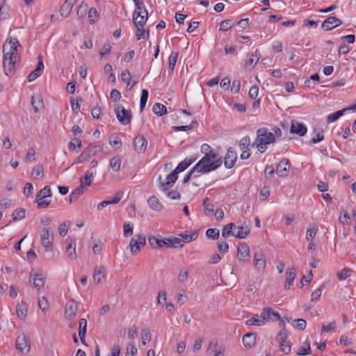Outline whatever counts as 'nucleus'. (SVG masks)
I'll return each instance as SVG.
<instances>
[{
	"label": "nucleus",
	"mask_w": 356,
	"mask_h": 356,
	"mask_svg": "<svg viewBox=\"0 0 356 356\" xmlns=\"http://www.w3.org/2000/svg\"><path fill=\"white\" fill-rule=\"evenodd\" d=\"M122 159L121 156H115L110 159L109 165L113 171L118 172L120 170Z\"/></svg>",
	"instance_id": "obj_35"
},
{
	"label": "nucleus",
	"mask_w": 356,
	"mask_h": 356,
	"mask_svg": "<svg viewBox=\"0 0 356 356\" xmlns=\"http://www.w3.org/2000/svg\"><path fill=\"white\" fill-rule=\"evenodd\" d=\"M244 346L248 348H252L256 343V336L254 334H247L243 337Z\"/></svg>",
	"instance_id": "obj_40"
},
{
	"label": "nucleus",
	"mask_w": 356,
	"mask_h": 356,
	"mask_svg": "<svg viewBox=\"0 0 356 356\" xmlns=\"http://www.w3.org/2000/svg\"><path fill=\"white\" fill-rule=\"evenodd\" d=\"M336 326L334 322H331L327 324H324L321 327V333L335 332Z\"/></svg>",
	"instance_id": "obj_58"
},
{
	"label": "nucleus",
	"mask_w": 356,
	"mask_h": 356,
	"mask_svg": "<svg viewBox=\"0 0 356 356\" xmlns=\"http://www.w3.org/2000/svg\"><path fill=\"white\" fill-rule=\"evenodd\" d=\"M15 348L18 353L26 355L31 350V341L29 337L24 333H19L15 339Z\"/></svg>",
	"instance_id": "obj_7"
},
{
	"label": "nucleus",
	"mask_w": 356,
	"mask_h": 356,
	"mask_svg": "<svg viewBox=\"0 0 356 356\" xmlns=\"http://www.w3.org/2000/svg\"><path fill=\"white\" fill-rule=\"evenodd\" d=\"M178 56H179V53L178 52H172L169 56V58H168V69L170 71H173V70H174V68L175 67L177 58H178Z\"/></svg>",
	"instance_id": "obj_49"
},
{
	"label": "nucleus",
	"mask_w": 356,
	"mask_h": 356,
	"mask_svg": "<svg viewBox=\"0 0 356 356\" xmlns=\"http://www.w3.org/2000/svg\"><path fill=\"white\" fill-rule=\"evenodd\" d=\"M75 2L76 0H65L60 8V15L68 17Z\"/></svg>",
	"instance_id": "obj_32"
},
{
	"label": "nucleus",
	"mask_w": 356,
	"mask_h": 356,
	"mask_svg": "<svg viewBox=\"0 0 356 356\" xmlns=\"http://www.w3.org/2000/svg\"><path fill=\"white\" fill-rule=\"evenodd\" d=\"M110 145L115 149H119L122 145L121 138L118 136H113L109 140Z\"/></svg>",
	"instance_id": "obj_53"
},
{
	"label": "nucleus",
	"mask_w": 356,
	"mask_h": 356,
	"mask_svg": "<svg viewBox=\"0 0 356 356\" xmlns=\"http://www.w3.org/2000/svg\"><path fill=\"white\" fill-rule=\"evenodd\" d=\"M339 220L341 224L348 225L350 221V216L346 211H343L341 213Z\"/></svg>",
	"instance_id": "obj_57"
},
{
	"label": "nucleus",
	"mask_w": 356,
	"mask_h": 356,
	"mask_svg": "<svg viewBox=\"0 0 356 356\" xmlns=\"http://www.w3.org/2000/svg\"><path fill=\"white\" fill-rule=\"evenodd\" d=\"M289 161L286 159H282L277 166L276 173L280 177L284 178L289 175Z\"/></svg>",
	"instance_id": "obj_17"
},
{
	"label": "nucleus",
	"mask_w": 356,
	"mask_h": 356,
	"mask_svg": "<svg viewBox=\"0 0 356 356\" xmlns=\"http://www.w3.org/2000/svg\"><path fill=\"white\" fill-rule=\"evenodd\" d=\"M318 230V227L316 225H312L306 232L305 239L307 241H314Z\"/></svg>",
	"instance_id": "obj_43"
},
{
	"label": "nucleus",
	"mask_w": 356,
	"mask_h": 356,
	"mask_svg": "<svg viewBox=\"0 0 356 356\" xmlns=\"http://www.w3.org/2000/svg\"><path fill=\"white\" fill-rule=\"evenodd\" d=\"M257 134V137L254 144L260 152H264L267 149V146L275 141V135L266 128L258 129Z\"/></svg>",
	"instance_id": "obj_3"
},
{
	"label": "nucleus",
	"mask_w": 356,
	"mask_h": 356,
	"mask_svg": "<svg viewBox=\"0 0 356 356\" xmlns=\"http://www.w3.org/2000/svg\"><path fill=\"white\" fill-rule=\"evenodd\" d=\"M341 22L339 19L335 17H327L321 25V27L325 31H330L332 29L341 25Z\"/></svg>",
	"instance_id": "obj_22"
},
{
	"label": "nucleus",
	"mask_w": 356,
	"mask_h": 356,
	"mask_svg": "<svg viewBox=\"0 0 356 356\" xmlns=\"http://www.w3.org/2000/svg\"><path fill=\"white\" fill-rule=\"evenodd\" d=\"M234 227V223H229L227 225H225L222 231V236L224 238H227L229 236H233Z\"/></svg>",
	"instance_id": "obj_51"
},
{
	"label": "nucleus",
	"mask_w": 356,
	"mask_h": 356,
	"mask_svg": "<svg viewBox=\"0 0 356 356\" xmlns=\"http://www.w3.org/2000/svg\"><path fill=\"white\" fill-rule=\"evenodd\" d=\"M177 175L175 170L168 175L165 182H163L161 186L162 191H167L170 188L177 179Z\"/></svg>",
	"instance_id": "obj_30"
},
{
	"label": "nucleus",
	"mask_w": 356,
	"mask_h": 356,
	"mask_svg": "<svg viewBox=\"0 0 356 356\" xmlns=\"http://www.w3.org/2000/svg\"><path fill=\"white\" fill-rule=\"evenodd\" d=\"M169 238V248L182 247L183 243L179 234L177 236L168 237Z\"/></svg>",
	"instance_id": "obj_46"
},
{
	"label": "nucleus",
	"mask_w": 356,
	"mask_h": 356,
	"mask_svg": "<svg viewBox=\"0 0 356 356\" xmlns=\"http://www.w3.org/2000/svg\"><path fill=\"white\" fill-rule=\"evenodd\" d=\"M77 309H78L77 303L72 300H69L66 303V305L65 307V318H68V319L73 318L76 315Z\"/></svg>",
	"instance_id": "obj_19"
},
{
	"label": "nucleus",
	"mask_w": 356,
	"mask_h": 356,
	"mask_svg": "<svg viewBox=\"0 0 356 356\" xmlns=\"http://www.w3.org/2000/svg\"><path fill=\"white\" fill-rule=\"evenodd\" d=\"M94 179V174L90 171H87L85 175L80 178V185L81 188L89 186Z\"/></svg>",
	"instance_id": "obj_36"
},
{
	"label": "nucleus",
	"mask_w": 356,
	"mask_h": 356,
	"mask_svg": "<svg viewBox=\"0 0 356 356\" xmlns=\"http://www.w3.org/2000/svg\"><path fill=\"white\" fill-rule=\"evenodd\" d=\"M250 233V229L246 225L234 224L233 236L238 238H245Z\"/></svg>",
	"instance_id": "obj_20"
},
{
	"label": "nucleus",
	"mask_w": 356,
	"mask_h": 356,
	"mask_svg": "<svg viewBox=\"0 0 356 356\" xmlns=\"http://www.w3.org/2000/svg\"><path fill=\"white\" fill-rule=\"evenodd\" d=\"M146 245L145 236L138 234L132 237L129 242V248L133 255L138 254L141 249Z\"/></svg>",
	"instance_id": "obj_8"
},
{
	"label": "nucleus",
	"mask_w": 356,
	"mask_h": 356,
	"mask_svg": "<svg viewBox=\"0 0 356 356\" xmlns=\"http://www.w3.org/2000/svg\"><path fill=\"white\" fill-rule=\"evenodd\" d=\"M43 171H44V169H43L42 165H38L33 168V170L31 172V176L34 179L40 178L43 175Z\"/></svg>",
	"instance_id": "obj_52"
},
{
	"label": "nucleus",
	"mask_w": 356,
	"mask_h": 356,
	"mask_svg": "<svg viewBox=\"0 0 356 356\" xmlns=\"http://www.w3.org/2000/svg\"><path fill=\"white\" fill-rule=\"evenodd\" d=\"M208 352L209 354H213V356H224L225 348L223 346L218 345L216 341H211Z\"/></svg>",
	"instance_id": "obj_21"
},
{
	"label": "nucleus",
	"mask_w": 356,
	"mask_h": 356,
	"mask_svg": "<svg viewBox=\"0 0 356 356\" xmlns=\"http://www.w3.org/2000/svg\"><path fill=\"white\" fill-rule=\"evenodd\" d=\"M296 277V270L294 268H289L286 271V279L284 288L285 289H290L293 284V282Z\"/></svg>",
	"instance_id": "obj_31"
},
{
	"label": "nucleus",
	"mask_w": 356,
	"mask_h": 356,
	"mask_svg": "<svg viewBox=\"0 0 356 356\" xmlns=\"http://www.w3.org/2000/svg\"><path fill=\"white\" fill-rule=\"evenodd\" d=\"M44 70V65H43V60L42 57L39 56L38 57V63L36 66V68L35 70H33L31 73H30L28 76V81L29 82H32L34 80H35L38 76H40L42 72Z\"/></svg>",
	"instance_id": "obj_23"
},
{
	"label": "nucleus",
	"mask_w": 356,
	"mask_h": 356,
	"mask_svg": "<svg viewBox=\"0 0 356 356\" xmlns=\"http://www.w3.org/2000/svg\"><path fill=\"white\" fill-rule=\"evenodd\" d=\"M222 164V160L216 153H211L209 156H204L193 167V170L197 172L206 174L219 168Z\"/></svg>",
	"instance_id": "obj_2"
},
{
	"label": "nucleus",
	"mask_w": 356,
	"mask_h": 356,
	"mask_svg": "<svg viewBox=\"0 0 356 356\" xmlns=\"http://www.w3.org/2000/svg\"><path fill=\"white\" fill-rule=\"evenodd\" d=\"M219 230L217 229H213V228H210L209 229L207 230L206 232V236L209 238H211V239H216L219 237Z\"/></svg>",
	"instance_id": "obj_61"
},
{
	"label": "nucleus",
	"mask_w": 356,
	"mask_h": 356,
	"mask_svg": "<svg viewBox=\"0 0 356 356\" xmlns=\"http://www.w3.org/2000/svg\"><path fill=\"white\" fill-rule=\"evenodd\" d=\"M147 11L143 6H136L133 13V22L136 27H144L147 20Z\"/></svg>",
	"instance_id": "obj_9"
},
{
	"label": "nucleus",
	"mask_w": 356,
	"mask_h": 356,
	"mask_svg": "<svg viewBox=\"0 0 356 356\" xmlns=\"http://www.w3.org/2000/svg\"><path fill=\"white\" fill-rule=\"evenodd\" d=\"M195 158H187L182 161L177 168L174 170L177 173H180L184 171L189 165H191L194 161Z\"/></svg>",
	"instance_id": "obj_38"
},
{
	"label": "nucleus",
	"mask_w": 356,
	"mask_h": 356,
	"mask_svg": "<svg viewBox=\"0 0 356 356\" xmlns=\"http://www.w3.org/2000/svg\"><path fill=\"white\" fill-rule=\"evenodd\" d=\"M252 263L257 272H264L266 267V255L262 252H254Z\"/></svg>",
	"instance_id": "obj_12"
},
{
	"label": "nucleus",
	"mask_w": 356,
	"mask_h": 356,
	"mask_svg": "<svg viewBox=\"0 0 356 356\" xmlns=\"http://www.w3.org/2000/svg\"><path fill=\"white\" fill-rule=\"evenodd\" d=\"M245 323L248 326L261 327L264 325L261 318H260V315L259 314H254L250 318L245 321Z\"/></svg>",
	"instance_id": "obj_37"
},
{
	"label": "nucleus",
	"mask_w": 356,
	"mask_h": 356,
	"mask_svg": "<svg viewBox=\"0 0 356 356\" xmlns=\"http://www.w3.org/2000/svg\"><path fill=\"white\" fill-rule=\"evenodd\" d=\"M137 353V348L134 343L128 344L126 350V356H136Z\"/></svg>",
	"instance_id": "obj_62"
},
{
	"label": "nucleus",
	"mask_w": 356,
	"mask_h": 356,
	"mask_svg": "<svg viewBox=\"0 0 356 356\" xmlns=\"http://www.w3.org/2000/svg\"><path fill=\"white\" fill-rule=\"evenodd\" d=\"M168 241V238H163L161 236H150L148 237V243L154 250H161L164 248H169Z\"/></svg>",
	"instance_id": "obj_13"
},
{
	"label": "nucleus",
	"mask_w": 356,
	"mask_h": 356,
	"mask_svg": "<svg viewBox=\"0 0 356 356\" xmlns=\"http://www.w3.org/2000/svg\"><path fill=\"white\" fill-rule=\"evenodd\" d=\"M236 159V153L229 148L225 156V166L228 169L232 168L234 165Z\"/></svg>",
	"instance_id": "obj_27"
},
{
	"label": "nucleus",
	"mask_w": 356,
	"mask_h": 356,
	"mask_svg": "<svg viewBox=\"0 0 356 356\" xmlns=\"http://www.w3.org/2000/svg\"><path fill=\"white\" fill-rule=\"evenodd\" d=\"M38 305L44 314L49 310V301L45 296H41L38 298Z\"/></svg>",
	"instance_id": "obj_41"
},
{
	"label": "nucleus",
	"mask_w": 356,
	"mask_h": 356,
	"mask_svg": "<svg viewBox=\"0 0 356 356\" xmlns=\"http://www.w3.org/2000/svg\"><path fill=\"white\" fill-rule=\"evenodd\" d=\"M92 147H99V149H102L103 145H91L78 156L73 164L82 163L86 161L90 156L91 149Z\"/></svg>",
	"instance_id": "obj_24"
},
{
	"label": "nucleus",
	"mask_w": 356,
	"mask_h": 356,
	"mask_svg": "<svg viewBox=\"0 0 356 356\" xmlns=\"http://www.w3.org/2000/svg\"><path fill=\"white\" fill-rule=\"evenodd\" d=\"M182 243H190L196 240L198 236V232L197 230H189L179 234Z\"/></svg>",
	"instance_id": "obj_25"
},
{
	"label": "nucleus",
	"mask_w": 356,
	"mask_h": 356,
	"mask_svg": "<svg viewBox=\"0 0 356 356\" xmlns=\"http://www.w3.org/2000/svg\"><path fill=\"white\" fill-rule=\"evenodd\" d=\"M31 104L35 113H38L42 109L44 103L42 95L39 93L34 94L31 98Z\"/></svg>",
	"instance_id": "obj_29"
},
{
	"label": "nucleus",
	"mask_w": 356,
	"mask_h": 356,
	"mask_svg": "<svg viewBox=\"0 0 356 356\" xmlns=\"http://www.w3.org/2000/svg\"><path fill=\"white\" fill-rule=\"evenodd\" d=\"M147 204L149 207L155 211H161L163 209L162 204L159 202V199L154 195H152L148 198Z\"/></svg>",
	"instance_id": "obj_33"
},
{
	"label": "nucleus",
	"mask_w": 356,
	"mask_h": 356,
	"mask_svg": "<svg viewBox=\"0 0 356 356\" xmlns=\"http://www.w3.org/2000/svg\"><path fill=\"white\" fill-rule=\"evenodd\" d=\"M40 243L46 252H51L53 249L54 241V233L47 227L43 228L40 232Z\"/></svg>",
	"instance_id": "obj_5"
},
{
	"label": "nucleus",
	"mask_w": 356,
	"mask_h": 356,
	"mask_svg": "<svg viewBox=\"0 0 356 356\" xmlns=\"http://www.w3.org/2000/svg\"><path fill=\"white\" fill-rule=\"evenodd\" d=\"M233 24L234 23L229 19L224 20L220 24V30L227 31L232 27Z\"/></svg>",
	"instance_id": "obj_60"
},
{
	"label": "nucleus",
	"mask_w": 356,
	"mask_h": 356,
	"mask_svg": "<svg viewBox=\"0 0 356 356\" xmlns=\"http://www.w3.org/2000/svg\"><path fill=\"white\" fill-rule=\"evenodd\" d=\"M292 324H293V326L296 329L300 330H303L306 327L307 323L304 319L299 318V319L294 320L292 322Z\"/></svg>",
	"instance_id": "obj_55"
},
{
	"label": "nucleus",
	"mask_w": 356,
	"mask_h": 356,
	"mask_svg": "<svg viewBox=\"0 0 356 356\" xmlns=\"http://www.w3.org/2000/svg\"><path fill=\"white\" fill-rule=\"evenodd\" d=\"M134 224L132 222H125L122 226L123 236L125 238L131 236L134 234Z\"/></svg>",
	"instance_id": "obj_39"
},
{
	"label": "nucleus",
	"mask_w": 356,
	"mask_h": 356,
	"mask_svg": "<svg viewBox=\"0 0 356 356\" xmlns=\"http://www.w3.org/2000/svg\"><path fill=\"white\" fill-rule=\"evenodd\" d=\"M47 280V273L41 270H32L29 274V282L33 283V287L38 291L44 290Z\"/></svg>",
	"instance_id": "obj_4"
},
{
	"label": "nucleus",
	"mask_w": 356,
	"mask_h": 356,
	"mask_svg": "<svg viewBox=\"0 0 356 356\" xmlns=\"http://www.w3.org/2000/svg\"><path fill=\"white\" fill-rule=\"evenodd\" d=\"M259 59V56L257 54H252L246 60L245 67H252L258 62Z\"/></svg>",
	"instance_id": "obj_54"
},
{
	"label": "nucleus",
	"mask_w": 356,
	"mask_h": 356,
	"mask_svg": "<svg viewBox=\"0 0 356 356\" xmlns=\"http://www.w3.org/2000/svg\"><path fill=\"white\" fill-rule=\"evenodd\" d=\"M33 191V184L31 183H26L25 184L24 191H23L24 195L26 196V197H30L32 196Z\"/></svg>",
	"instance_id": "obj_64"
},
{
	"label": "nucleus",
	"mask_w": 356,
	"mask_h": 356,
	"mask_svg": "<svg viewBox=\"0 0 356 356\" xmlns=\"http://www.w3.org/2000/svg\"><path fill=\"white\" fill-rule=\"evenodd\" d=\"M346 109L338 111L337 112L329 114L327 116V122L332 123L337 120L341 116H342Z\"/></svg>",
	"instance_id": "obj_47"
},
{
	"label": "nucleus",
	"mask_w": 356,
	"mask_h": 356,
	"mask_svg": "<svg viewBox=\"0 0 356 356\" xmlns=\"http://www.w3.org/2000/svg\"><path fill=\"white\" fill-rule=\"evenodd\" d=\"M25 161L28 163H33L35 161V151L33 148H29L26 152Z\"/></svg>",
	"instance_id": "obj_59"
},
{
	"label": "nucleus",
	"mask_w": 356,
	"mask_h": 356,
	"mask_svg": "<svg viewBox=\"0 0 356 356\" xmlns=\"http://www.w3.org/2000/svg\"><path fill=\"white\" fill-rule=\"evenodd\" d=\"M141 343L146 346L152 339V333L149 329H143L140 333Z\"/></svg>",
	"instance_id": "obj_42"
},
{
	"label": "nucleus",
	"mask_w": 356,
	"mask_h": 356,
	"mask_svg": "<svg viewBox=\"0 0 356 356\" xmlns=\"http://www.w3.org/2000/svg\"><path fill=\"white\" fill-rule=\"evenodd\" d=\"M152 110L154 114L157 115H162L167 112L166 107L159 103L154 104Z\"/></svg>",
	"instance_id": "obj_50"
},
{
	"label": "nucleus",
	"mask_w": 356,
	"mask_h": 356,
	"mask_svg": "<svg viewBox=\"0 0 356 356\" xmlns=\"http://www.w3.org/2000/svg\"><path fill=\"white\" fill-rule=\"evenodd\" d=\"M114 110L117 119L122 124L127 125L130 123L132 118L130 111L121 105L115 106Z\"/></svg>",
	"instance_id": "obj_11"
},
{
	"label": "nucleus",
	"mask_w": 356,
	"mask_h": 356,
	"mask_svg": "<svg viewBox=\"0 0 356 356\" xmlns=\"http://www.w3.org/2000/svg\"><path fill=\"white\" fill-rule=\"evenodd\" d=\"M92 278L97 284L103 282L106 278V268L102 266L95 267Z\"/></svg>",
	"instance_id": "obj_26"
},
{
	"label": "nucleus",
	"mask_w": 356,
	"mask_h": 356,
	"mask_svg": "<svg viewBox=\"0 0 356 356\" xmlns=\"http://www.w3.org/2000/svg\"><path fill=\"white\" fill-rule=\"evenodd\" d=\"M65 254L70 260H75L77 258L76 254V239L73 236H68L65 241Z\"/></svg>",
	"instance_id": "obj_10"
},
{
	"label": "nucleus",
	"mask_w": 356,
	"mask_h": 356,
	"mask_svg": "<svg viewBox=\"0 0 356 356\" xmlns=\"http://www.w3.org/2000/svg\"><path fill=\"white\" fill-rule=\"evenodd\" d=\"M134 149L138 153H143L147 147V140L142 135L137 136L133 143Z\"/></svg>",
	"instance_id": "obj_16"
},
{
	"label": "nucleus",
	"mask_w": 356,
	"mask_h": 356,
	"mask_svg": "<svg viewBox=\"0 0 356 356\" xmlns=\"http://www.w3.org/2000/svg\"><path fill=\"white\" fill-rule=\"evenodd\" d=\"M17 318L20 321H24L27 315L28 307L25 302H20L16 305L15 309Z\"/></svg>",
	"instance_id": "obj_28"
},
{
	"label": "nucleus",
	"mask_w": 356,
	"mask_h": 356,
	"mask_svg": "<svg viewBox=\"0 0 356 356\" xmlns=\"http://www.w3.org/2000/svg\"><path fill=\"white\" fill-rule=\"evenodd\" d=\"M352 270L350 268H344L337 273V277L339 280H344L351 274Z\"/></svg>",
	"instance_id": "obj_56"
},
{
	"label": "nucleus",
	"mask_w": 356,
	"mask_h": 356,
	"mask_svg": "<svg viewBox=\"0 0 356 356\" xmlns=\"http://www.w3.org/2000/svg\"><path fill=\"white\" fill-rule=\"evenodd\" d=\"M70 226V222H65L58 225V234L60 235V236L64 237L67 235Z\"/></svg>",
	"instance_id": "obj_48"
},
{
	"label": "nucleus",
	"mask_w": 356,
	"mask_h": 356,
	"mask_svg": "<svg viewBox=\"0 0 356 356\" xmlns=\"http://www.w3.org/2000/svg\"><path fill=\"white\" fill-rule=\"evenodd\" d=\"M52 195L51 191L49 186H44L41 189L35 196V202L37 203L38 208H47L51 203V200L49 199Z\"/></svg>",
	"instance_id": "obj_6"
},
{
	"label": "nucleus",
	"mask_w": 356,
	"mask_h": 356,
	"mask_svg": "<svg viewBox=\"0 0 356 356\" xmlns=\"http://www.w3.org/2000/svg\"><path fill=\"white\" fill-rule=\"evenodd\" d=\"M250 250L245 243H240L236 248V258L241 263H245L250 259Z\"/></svg>",
	"instance_id": "obj_14"
},
{
	"label": "nucleus",
	"mask_w": 356,
	"mask_h": 356,
	"mask_svg": "<svg viewBox=\"0 0 356 356\" xmlns=\"http://www.w3.org/2000/svg\"><path fill=\"white\" fill-rule=\"evenodd\" d=\"M298 355H307L311 353L310 343L306 340L297 351Z\"/></svg>",
	"instance_id": "obj_44"
},
{
	"label": "nucleus",
	"mask_w": 356,
	"mask_h": 356,
	"mask_svg": "<svg viewBox=\"0 0 356 356\" xmlns=\"http://www.w3.org/2000/svg\"><path fill=\"white\" fill-rule=\"evenodd\" d=\"M87 330V321L86 318H81L79 321V337L80 338L81 341L86 344L85 337Z\"/></svg>",
	"instance_id": "obj_34"
},
{
	"label": "nucleus",
	"mask_w": 356,
	"mask_h": 356,
	"mask_svg": "<svg viewBox=\"0 0 356 356\" xmlns=\"http://www.w3.org/2000/svg\"><path fill=\"white\" fill-rule=\"evenodd\" d=\"M307 131V127L302 122L297 120H292L291 124V132L303 136Z\"/></svg>",
	"instance_id": "obj_18"
},
{
	"label": "nucleus",
	"mask_w": 356,
	"mask_h": 356,
	"mask_svg": "<svg viewBox=\"0 0 356 356\" xmlns=\"http://www.w3.org/2000/svg\"><path fill=\"white\" fill-rule=\"evenodd\" d=\"M25 217V211L22 209H16L13 213V218L15 220H22Z\"/></svg>",
	"instance_id": "obj_63"
},
{
	"label": "nucleus",
	"mask_w": 356,
	"mask_h": 356,
	"mask_svg": "<svg viewBox=\"0 0 356 356\" xmlns=\"http://www.w3.org/2000/svg\"><path fill=\"white\" fill-rule=\"evenodd\" d=\"M188 276L189 270L188 268H182L179 271L177 280L181 284H185L188 280Z\"/></svg>",
	"instance_id": "obj_45"
},
{
	"label": "nucleus",
	"mask_w": 356,
	"mask_h": 356,
	"mask_svg": "<svg viewBox=\"0 0 356 356\" xmlns=\"http://www.w3.org/2000/svg\"><path fill=\"white\" fill-rule=\"evenodd\" d=\"M259 315L264 325L272 321L273 317L277 321L280 319V315L268 307H264Z\"/></svg>",
	"instance_id": "obj_15"
},
{
	"label": "nucleus",
	"mask_w": 356,
	"mask_h": 356,
	"mask_svg": "<svg viewBox=\"0 0 356 356\" xmlns=\"http://www.w3.org/2000/svg\"><path fill=\"white\" fill-rule=\"evenodd\" d=\"M21 47L18 40L10 38L3 44V67L7 75L11 74L15 64L19 60V51Z\"/></svg>",
	"instance_id": "obj_1"
}]
</instances>
